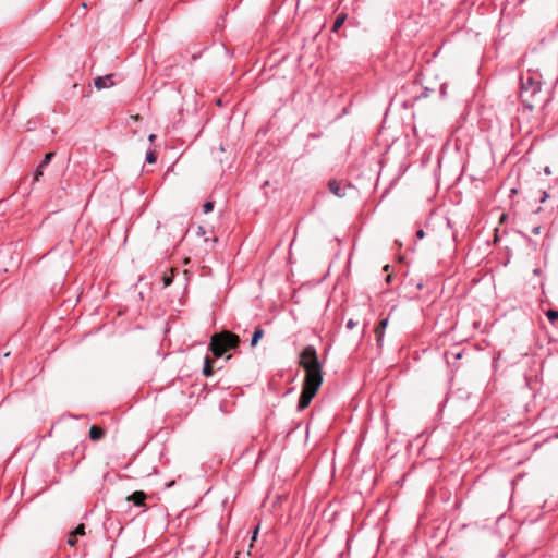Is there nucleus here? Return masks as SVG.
<instances>
[{"instance_id":"1","label":"nucleus","mask_w":558,"mask_h":558,"mask_svg":"<svg viewBox=\"0 0 558 558\" xmlns=\"http://www.w3.org/2000/svg\"><path fill=\"white\" fill-rule=\"evenodd\" d=\"M300 366L305 371L298 410L306 409L323 383V365L313 345H306L300 354Z\"/></svg>"},{"instance_id":"2","label":"nucleus","mask_w":558,"mask_h":558,"mask_svg":"<svg viewBox=\"0 0 558 558\" xmlns=\"http://www.w3.org/2000/svg\"><path fill=\"white\" fill-rule=\"evenodd\" d=\"M239 343L240 338L236 335L223 331L211 337L209 349L216 357H220L229 350L236 349Z\"/></svg>"},{"instance_id":"3","label":"nucleus","mask_w":558,"mask_h":558,"mask_svg":"<svg viewBox=\"0 0 558 558\" xmlns=\"http://www.w3.org/2000/svg\"><path fill=\"white\" fill-rule=\"evenodd\" d=\"M328 187L329 191L338 197H344L347 195L345 191L352 189L350 184L342 185L341 182L337 180L329 181Z\"/></svg>"},{"instance_id":"4","label":"nucleus","mask_w":558,"mask_h":558,"mask_svg":"<svg viewBox=\"0 0 558 558\" xmlns=\"http://www.w3.org/2000/svg\"><path fill=\"white\" fill-rule=\"evenodd\" d=\"M94 85L97 89L107 88L113 85L112 75L97 76L94 80Z\"/></svg>"},{"instance_id":"5","label":"nucleus","mask_w":558,"mask_h":558,"mask_svg":"<svg viewBox=\"0 0 558 558\" xmlns=\"http://www.w3.org/2000/svg\"><path fill=\"white\" fill-rule=\"evenodd\" d=\"M146 494L144 492H134L130 497L129 500L132 501L135 506L142 507L145 505Z\"/></svg>"},{"instance_id":"6","label":"nucleus","mask_w":558,"mask_h":558,"mask_svg":"<svg viewBox=\"0 0 558 558\" xmlns=\"http://www.w3.org/2000/svg\"><path fill=\"white\" fill-rule=\"evenodd\" d=\"M105 436V430L97 426V425H93L89 429V438L94 441H97V440H100L102 439Z\"/></svg>"},{"instance_id":"7","label":"nucleus","mask_w":558,"mask_h":558,"mask_svg":"<svg viewBox=\"0 0 558 558\" xmlns=\"http://www.w3.org/2000/svg\"><path fill=\"white\" fill-rule=\"evenodd\" d=\"M263 336H264V330L262 329V327L255 328V330L252 335V338H251V345L255 347L258 343V341L262 339Z\"/></svg>"},{"instance_id":"8","label":"nucleus","mask_w":558,"mask_h":558,"mask_svg":"<svg viewBox=\"0 0 558 558\" xmlns=\"http://www.w3.org/2000/svg\"><path fill=\"white\" fill-rule=\"evenodd\" d=\"M345 19H347V15H345V14H343V13L339 14V15L336 17L335 22H333V25H332L331 31H332V32H338V29L343 25V23H344Z\"/></svg>"},{"instance_id":"9","label":"nucleus","mask_w":558,"mask_h":558,"mask_svg":"<svg viewBox=\"0 0 558 558\" xmlns=\"http://www.w3.org/2000/svg\"><path fill=\"white\" fill-rule=\"evenodd\" d=\"M520 234L522 235V238L525 240L527 246L533 251V252H536L537 248H538V244L536 241H534L531 236H529L527 234L525 233H522L520 232Z\"/></svg>"},{"instance_id":"10","label":"nucleus","mask_w":558,"mask_h":558,"mask_svg":"<svg viewBox=\"0 0 558 558\" xmlns=\"http://www.w3.org/2000/svg\"><path fill=\"white\" fill-rule=\"evenodd\" d=\"M203 374L206 377H209L213 375L211 360L208 356L204 361Z\"/></svg>"},{"instance_id":"11","label":"nucleus","mask_w":558,"mask_h":558,"mask_svg":"<svg viewBox=\"0 0 558 558\" xmlns=\"http://www.w3.org/2000/svg\"><path fill=\"white\" fill-rule=\"evenodd\" d=\"M173 277H174V269H171L169 274H167V272L163 274V276H162L163 288H167L172 283Z\"/></svg>"},{"instance_id":"12","label":"nucleus","mask_w":558,"mask_h":558,"mask_svg":"<svg viewBox=\"0 0 558 558\" xmlns=\"http://www.w3.org/2000/svg\"><path fill=\"white\" fill-rule=\"evenodd\" d=\"M376 335L378 343L381 342V338L384 335V319H379L376 327Z\"/></svg>"},{"instance_id":"13","label":"nucleus","mask_w":558,"mask_h":558,"mask_svg":"<svg viewBox=\"0 0 558 558\" xmlns=\"http://www.w3.org/2000/svg\"><path fill=\"white\" fill-rule=\"evenodd\" d=\"M546 317L548 318V320L551 323V324H555L556 322H558V311L557 310H548L546 312Z\"/></svg>"},{"instance_id":"14","label":"nucleus","mask_w":558,"mask_h":558,"mask_svg":"<svg viewBox=\"0 0 558 558\" xmlns=\"http://www.w3.org/2000/svg\"><path fill=\"white\" fill-rule=\"evenodd\" d=\"M446 359L449 361L450 357H453L454 360H459L462 357V351H448L446 352Z\"/></svg>"},{"instance_id":"15","label":"nucleus","mask_w":558,"mask_h":558,"mask_svg":"<svg viewBox=\"0 0 558 558\" xmlns=\"http://www.w3.org/2000/svg\"><path fill=\"white\" fill-rule=\"evenodd\" d=\"M52 157H53V153L46 154L43 161L39 163V168L47 167L50 163Z\"/></svg>"},{"instance_id":"16","label":"nucleus","mask_w":558,"mask_h":558,"mask_svg":"<svg viewBox=\"0 0 558 558\" xmlns=\"http://www.w3.org/2000/svg\"><path fill=\"white\" fill-rule=\"evenodd\" d=\"M72 533L74 535H76L77 537L78 536H83L85 535V525L84 524H78L73 531Z\"/></svg>"},{"instance_id":"17","label":"nucleus","mask_w":558,"mask_h":558,"mask_svg":"<svg viewBox=\"0 0 558 558\" xmlns=\"http://www.w3.org/2000/svg\"><path fill=\"white\" fill-rule=\"evenodd\" d=\"M157 160L156 153L154 150H149L146 154V162L148 163H155Z\"/></svg>"},{"instance_id":"18","label":"nucleus","mask_w":558,"mask_h":558,"mask_svg":"<svg viewBox=\"0 0 558 558\" xmlns=\"http://www.w3.org/2000/svg\"><path fill=\"white\" fill-rule=\"evenodd\" d=\"M215 203L214 202H206L203 204V213L208 214L214 209Z\"/></svg>"},{"instance_id":"19","label":"nucleus","mask_w":558,"mask_h":558,"mask_svg":"<svg viewBox=\"0 0 558 558\" xmlns=\"http://www.w3.org/2000/svg\"><path fill=\"white\" fill-rule=\"evenodd\" d=\"M68 544H69L71 547H74V546L77 544V536H76V535H74L72 532H70V533H69Z\"/></svg>"},{"instance_id":"20","label":"nucleus","mask_w":558,"mask_h":558,"mask_svg":"<svg viewBox=\"0 0 558 558\" xmlns=\"http://www.w3.org/2000/svg\"><path fill=\"white\" fill-rule=\"evenodd\" d=\"M527 85H531V93L532 94H535L536 92L539 90V85L538 84H534L533 80L531 77L527 78Z\"/></svg>"},{"instance_id":"21","label":"nucleus","mask_w":558,"mask_h":558,"mask_svg":"<svg viewBox=\"0 0 558 558\" xmlns=\"http://www.w3.org/2000/svg\"><path fill=\"white\" fill-rule=\"evenodd\" d=\"M357 325L353 319H349L345 324L347 329L352 330Z\"/></svg>"},{"instance_id":"22","label":"nucleus","mask_w":558,"mask_h":558,"mask_svg":"<svg viewBox=\"0 0 558 558\" xmlns=\"http://www.w3.org/2000/svg\"><path fill=\"white\" fill-rule=\"evenodd\" d=\"M541 231H542V227L541 226H535V227L532 228V233L535 234V235L539 234Z\"/></svg>"},{"instance_id":"23","label":"nucleus","mask_w":558,"mask_h":558,"mask_svg":"<svg viewBox=\"0 0 558 558\" xmlns=\"http://www.w3.org/2000/svg\"><path fill=\"white\" fill-rule=\"evenodd\" d=\"M43 169L44 168H39V166L37 167V170L35 172V180H38V178L43 175Z\"/></svg>"},{"instance_id":"24","label":"nucleus","mask_w":558,"mask_h":558,"mask_svg":"<svg viewBox=\"0 0 558 558\" xmlns=\"http://www.w3.org/2000/svg\"><path fill=\"white\" fill-rule=\"evenodd\" d=\"M547 198H548V193L546 191H543L539 202L544 203Z\"/></svg>"},{"instance_id":"25","label":"nucleus","mask_w":558,"mask_h":558,"mask_svg":"<svg viewBox=\"0 0 558 558\" xmlns=\"http://www.w3.org/2000/svg\"><path fill=\"white\" fill-rule=\"evenodd\" d=\"M424 236H425V232H424V230H423V229H418V230L416 231V238H417V239H423Z\"/></svg>"},{"instance_id":"26","label":"nucleus","mask_w":558,"mask_h":558,"mask_svg":"<svg viewBox=\"0 0 558 558\" xmlns=\"http://www.w3.org/2000/svg\"><path fill=\"white\" fill-rule=\"evenodd\" d=\"M257 533H258V527H256V529L254 530L253 537H252V539H253V541H255V539H256V537H257Z\"/></svg>"},{"instance_id":"27","label":"nucleus","mask_w":558,"mask_h":558,"mask_svg":"<svg viewBox=\"0 0 558 558\" xmlns=\"http://www.w3.org/2000/svg\"><path fill=\"white\" fill-rule=\"evenodd\" d=\"M197 234H205V230L203 227H198Z\"/></svg>"},{"instance_id":"28","label":"nucleus","mask_w":558,"mask_h":558,"mask_svg":"<svg viewBox=\"0 0 558 558\" xmlns=\"http://www.w3.org/2000/svg\"><path fill=\"white\" fill-rule=\"evenodd\" d=\"M148 140H149V142H154L156 140V135L155 134H150Z\"/></svg>"},{"instance_id":"29","label":"nucleus","mask_w":558,"mask_h":558,"mask_svg":"<svg viewBox=\"0 0 558 558\" xmlns=\"http://www.w3.org/2000/svg\"><path fill=\"white\" fill-rule=\"evenodd\" d=\"M544 172H545L546 174H550V173H551L550 168H549L548 166H547V167H545Z\"/></svg>"},{"instance_id":"30","label":"nucleus","mask_w":558,"mask_h":558,"mask_svg":"<svg viewBox=\"0 0 558 558\" xmlns=\"http://www.w3.org/2000/svg\"><path fill=\"white\" fill-rule=\"evenodd\" d=\"M390 281H391V276H390V275H387V276H386V284H388Z\"/></svg>"},{"instance_id":"31","label":"nucleus","mask_w":558,"mask_h":558,"mask_svg":"<svg viewBox=\"0 0 558 558\" xmlns=\"http://www.w3.org/2000/svg\"><path fill=\"white\" fill-rule=\"evenodd\" d=\"M522 87H523V89L527 90V87L524 82L522 83Z\"/></svg>"}]
</instances>
